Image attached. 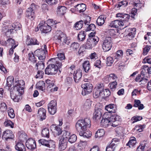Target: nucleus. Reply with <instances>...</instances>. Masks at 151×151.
Listing matches in <instances>:
<instances>
[{"instance_id": "1", "label": "nucleus", "mask_w": 151, "mask_h": 151, "mask_svg": "<svg viewBox=\"0 0 151 151\" xmlns=\"http://www.w3.org/2000/svg\"><path fill=\"white\" fill-rule=\"evenodd\" d=\"M24 85V81L22 80L15 82L13 89L10 91L11 97L14 101L18 102L22 99Z\"/></svg>"}, {"instance_id": "2", "label": "nucleus", "mask_w": 151, "mask_h": 151, "mask_svg": "<svg viewBox=\"0 0 151 151\" xmlns=\"http://www.w3.org/2000/svg\"><path fill=\"white\" fill-rule=\"evenodd\" d=\"M121 120L119 115L116 114L109 115L108 113L106 112L103 115L100 124L101 126L105 127L109 126L115 127L119 124Z\"/></svg>"}, {"instance_id": "3", "label": "nucleus", "mask_w": 151, "mask_h": 151, "mask_svg": "<svg viewBox=\"0 0 151 151\" xmlns=\"http://www.w3.org/2000/svg\"><path fill=\"white\" fill-rule=\"evenodd\" d=\"M56 59H51L48 60L50 62V64L46 68L45 73L48 75H54L58 72V69L61 68L62 64L55 61Z\"/></svg>"}, {"instance_id": "4", "label": "nucleus", "mask_w": 151, "mask_h": 151, "mask_svg": "<svg viewBox=\"0 0 151 151\" xmlns=\"http://www.w3.org/2000/svg\"><path fill=\"white\" fill-rule=\"evenodd\" d=\"M91 121L89 119L86 118L78 120L76 123V130L80 133L87 129L91 127Z\"/></svg>"}, {"instance_id": "5", "label": "nucleus", "mask_w": 151, "mask_h": 151, "mask_svg": "<svg viewBox=\"0 0 151 151\" xmlns=\"http://www.w3.org/2000/svg\"><path fill=\"white\" fill-rule=\"evenodd\" d=\"M21 25L19 22H15L12 24H9L3 27L2 31L7 35L14 33L21 28Z\"/></svg>"}, {"instance_id": "6", "label": "nucleus", "mask_w": 151, "mask_h": 151, "mask_svg": "<svg viewBox=\"0 0 151 151\" xmlns=\"http://www.w3.org/2000/svg\"><path fill=\"white\" fill-rule=\"evenodd\" d=\"M47 46L45 45L42 47L41 49L37 50L34 52L35 55L37 56L40 60H43L45 58L46 54H47Z\"/></svg>"}, {"instance_id": "7", "label": "nucleus", "mask_w": 151, "mask_h": 151, "mask_svg": "<svg viewBox=\"0 0 151 151\" xmlns=\"http://www.w3.org/2000/svg\"><path fill=\"white\" fill-rule=\"evenodd\" d=\"M112 41L111 37H106L102 42V48L104 52H107L110 50L112 47Z\"/></svg>"}, {"instance_id": "8", "label": "nucleus", "mask_w": 151, "mask_h": 151, "mask_svg": "<svg viewBox=\"0 0 151 151\" xmlns=\"http://www.w3.org/2000/svg\"><path fill=\"white\" fill-rule=\"evenodd\" d=\"M92 85L90 83H85L81 85V87L83 89L82 94L83 96L89 94L92 92Z\"/></svg>"}, {"instance_id": "9", "label": "nucleus", "mask_w": 151, "mask_h": 151, "mask_svg": "<svg viewBox=\"0 0 151 151\" xmlns=\"http://www.w3.org/2000/svg\"><path fill=\"white\" fill-rule=\"evenodd\" d=\"M49 112L52 115H54L57 111V103L54 101H51L48 105Z\"/></svg>"}, {"instance_id": "10", "label": "nucleus", "mask_w": 151, "mask_h": 151, "mask_svg": "<svg viewBox=\"0 0 151 151\" xmlns=\"http://www.w3.org/2000/svg\"><path fill=\"white\" fill-rule=\"evenodd\" d=\"M38 27H40L41 31L44 33H47L50 31L52 27H50V26H49L44 21L41 22L38 25Z\"/></svg>"}, {"instance_id": "11", "label": "nucleus", "mask_w": 151, "mask_h": 151, "mask_svg": "<svg viewBox=\"0 0 151 151\" xmlns=\"http://www.w3.org/2000/svg\"><path fill=\"white\" fill-rule=\"evenodd\" d=\"M26 145L27 147L30 150L34 149L36 147L35 141L32 138H29L27 140Z\"/></svg>"}, {"instance_id": "12", "label": "nucleus", "mask_w": 151, "mask_h": 151, "mask_svg": "<svg viewBox=\"0 0 151 151\" xmlns=\"http://www.w3.org/2000/svg\"><path fill=\"white\" fill-rule=\"evenodd\" d=\"M46 83L48 84L47 87V90L50 92H53L57 91L58 88L57 87H54V84L50 80H47L46 81Z\"/></svg>"}, {"instance_id": "13", "label": "nucleus", "mask_w": 151, "mask_h": 151, "mask_svg": "<svg viewBox=\"0 0 151 151\" xmlns=\"http://www.w3.org/2000/svg\"><path fill=\"white\" fill-rule=\"evenodd\" d=\"M26 17L31 20H33L35 17L34 11L31 7L28 8L26 13Z\"/></svg>"}, {"instance_id": "14", "label": "nucleus", "mask_w": 151, "mask_h": 151, "mask_svg": "<svg viewBox=\"0 0 151 151\" xmlns=\"http://www.w3.org/2000/svg\"><path fill=\"white\" fill-rule=\"evenodd\" d=\"M15 148L18 151H26V150L25 146L21 141L16 142Z\"/></svg>"}, {"instance_id": "15", "label": "nucleus", "mask_w": 151, "mask_h": 151, "mask_svg": "<svg viewBox=\"0 0 151 151\" xmlns=\"http://www.w3.org/2000/svg\"><path fill=\"white\" fill-rule=\"evenodd\" d=\"M68 141L64 139H60L59 143V149L60 150H64L67 147Z\"/></svg>"}, {"instance_id": "16", "label": "nucleus", "mask_w": 151, "mask_h": 151, "mask_svg": "<svg viewBox=\"0 0 151 151\" xmlns=\"http://www.w3.org/2000/svg\"><path fill=\"white\" fill-rule=\"evenodd\" d=\"M13 136L12 131L8 130L4 131L3 133L2 137L3 139L7 140L9 139H12Z\"/></svg>"}, {"instance_id": "17", "label": "nucleus", "mask_w": 151, "mask_h": 151, "mask_svg": "<svg viewBox=\"0 0 151 151\" xmlns=\"http://www.w3.org/2000/svg\"><path fill=\"white\" fill-rule=\"evenodd\" d=\"M46 111L42 108H40L37 112V116L40 117L42 120L45 119L46 117Z\"/></svg>"}, {"instance_id": "18", "label": "nucleus", "mask_w": 151, "mask_h": 151, "mask_svg": "<svg viewBox=\"0 0 151 151\" xmlns=\"http://www.w3.org/2000/svg\"><path fill=\"white\" fill-rule=\"evenodd\" d=\"M124 23H122L120 21L116 20L112 21L109 24V26L111 27L117 28L119 26H124Z\"/></svg>"}, {"instance_id": "19", "label": "nucleus", "mask_w": 151, "mask_h": 151, "mask_svg": "<svg viewBox=\"0 0 151 151\" xmlns=\"http://www.w3.org/2000/svg\"><path fill=\"white\" fill-rule=\"evenodd\" d=\"M5 45L8 46L11 45L14 49H15L18 45V43L11 38H9L5 42Z\"/></svg>"}, {"instance_id": "20", "label": "nucleus", "mask_w": 151, "mask_h": 151, "mask_svg": "<svg viewBox=\"0 0 151 151\" xmlns=\"http://www.w3.org/2000/svg\"><path fill=\"white\" fill-rule=\"evenodd\" d=\"M105 109L109 113H114L116 111V108L114 104H109L105 106Z\"/></svg>"}, {"instance_id": "21", "label": "nucleus", "mask_w": 151, "mask_h": 151, "mask_svg": "<svg viewBox=\"0 0 151 151\" xmlns=\"http://www.w3.org/2000/svg\"><path fill=\"white\" fill-rule=\"evenodd\" d=\"M82 76L81 72L79 70H78L75 71L73 73V78L75 81L76 83H78Z\"/></svg>"}, {"instance_id": "22", "label": "nucleus", "mask_w": 151, "mask_h": 151, "mask_svg": "<svg viewBox=\"0 0 151 151\" xmlns=\"http://www.w3.org/2000/svg\"><path fill=\"white\" fill-rule=\"evenodd\" d=\"M55 37L59 42H63L64 41L66 40L67 39L66 35L60 31L59 32L58 35H56Z\"/></svg>"}, {"instance_id": "23", "label": "nucleus", "mask_w": 151, "mask_h": 151, "mask_svg": "<svg viewBox=\"0 0 151 151\" xmlns=\"http://www.w3.org/2000/svg\"><path fill=\"white\" fill-rule=\"evenodd\" d=\"M86 6L84 4H78L75 6V10L80 13L83 12L86 10Z\"/></svg>"}, {"instance_id": "24", "label": "nucleus", "mask_w": 151, "mask_h": 151, "mask_svg": "<svg viewBox=\"0 0 151 151\" xmlns=\"http://www.w3.org/2000/svg\"><path fill=\"white\" fill-rule=\"evenodd\" d=\"M106 18V16L105 15H102L100 16L96 21L98 25L99 26L102 25L104 24Z\"/></svg>"}, {"instance_id": "25", "label": "nucleus", "mask_w": 151, "mask_h": 151, "mask_svg": "<svg viewBox=\"0 0 151 151\" xmlns=\"http://www.w3.org/2000/svg\"><path fill=\"white\" fill-rule=\"evenodd\" d=\"M130 16L129 15L127 14H124L122 18L121 19L120 21L122 23H124V27H125L128 25V21L129 19Z\"/></svg>"}, {"instance_id": "26", "label": "nucleus", "mask_w": 151, "mask_h": 151, "mask_svg": "<svg viewBox=\"0 0 151 151\" xmlns=\"http://www.w3.org/2000/svg\"><path fill=\"white\" fill-rule=\"evenodd\" d=\"M26 43L27 45H39V43L35 38H27Z\"/></svg>"}, {"instance_id": "27", "label": "nucleus", "mask_w": 151, "mask_h": 151, "mask_svg": "<svg viewBox=\"0 0 151 151\" xmlns=\"http://www.w3.org/2000/svg\"><path fill=\"white\" fill-rule=\"evenodd\" d=\"M101 109H96L93 113V119L95 120H98L101 118Z\"/></svg>"}, {"instance_id": "28", "label": "nucleus", "mask_w": 151, "mask_h": 151, "mask_svg": "<svg viewBox=\"0 0 151 151\" xmlns=\"http://www.w3.org/2000/svg\"><path fill=\"white\" fill-rule=\"evenodd\" d=\"M61 134V136L60 138L65 139L68 141L70 136V132L68 131H62Z\"/></svg>"}, {"instance_id": "29", "label": "nucleus", "mask_w": 151, "mask_h": 151, "mask_svg": "<svg viewBox=\"0 0 151 151\" xmlns=\"http://www.w3.org/2000/svg\"><path fill=\"white\" fill-rule=\"evenodd\" d=\"M134 106L136 107H137L139 110H142L144 108V105L141 104L140 101L139 100H134Z\"/></svg>"}, {"instance_id": "30", "label": "nucleus", "mask_w": 151, "mask_h": 151, "mask_svg": "<svg viewBox=\"0 0 151 151\" xmlns=\"http://www.w3.org/2000/svg\"><path fill=\"white\" fill-rule=\"evenodd\" d=\"M136 143V138L133 137H131L128 142L126 144V145L129 146V147H132L135 145Z\"/></svg>"}, {"instance_id": "31", "label": "nucleus", "mask_w": 151, "mask_h": 151, "mask_svg": "<svg viewBox=\"0 0 151 151\" xmlns=\"http://www.w3.org/2000/svg\"><path fill=\"white\" fill-rule=\"evenodd\" d=\"M79 135L81 136H83V137H85L88 138L91 137V132L89 130H87V129L85 131H83L79 133Z\"/></svg>"}, {"instance_id": "32", "label": "nucleus", "mask_w": 151, "mask_h": 151, "mask_svg": "<svg viewBox=\"0 0 151 151\" xmlns=\"http://www.w3.org/2000/svg\"><path fill=\"white\" fill-rule=\"evenodd\" d=\"M83 68L86 72H87L90 68L89 62L88 60L85 61L83 64Z\"/></svg>"}, {"instance_id": "33", "label": "nucleus", "mask_w": 151, "mask_h": 151, "mask_svg": "<svg viewBox=\"0 0 151 151\" xmlns=\"http://www.w3.org/2000/svg\"><path fill=\"white\" fill-rule=\"evenodd\" d=\"M14 78L12 76H9L6 79V86L8 87V89L9 88L11 87L12 84L13 83Z\"/></svg>"}, {"instance_id": "34", "label": "nucleus", "mask_w": 151, "mask_h": 151, "mask_svg": "<svg viewBox=\"0 0 151 151\" xmlns=\"http://www.w3.org/2000/svg\"><path fill=\"white\" fill-rule=\"evenodd\" d=\"M57 55L58 56V57L52 58V59H55L56 61L62 64L61 61H58V60H63L65 59V58L64 54L61 53H58Z\"/></svg>"}, {"instance_id": "35", "label": "nucleus", "mask_w": 151, "mask_h": 151, "mask_svg": "<svg viewBox=\"0 0 151 151\" xmlns=\"http://www.w3.org/2000/svg\"><path fill=\"white\" fill-rule=\"evenodd\" d=\"M91 101L90 99L86 100L83 105V108L85 110H88L91 107Z\"/></svg>"}, {"instance_id": "36", "label": "nucleus", "mask_w": 151, "mask_h": 151, "mask_svg": "<svg viewBox=\"0 0 151 151\" xmlns=\"http://www.w3.org/2000/svg\"><path fill=\"white\" fill-rule=\"evenodd\" d=\"M102 92H103L99 90H98L95 88L93 94V97L95 98H97L100 96H101L102 97Z\"/></svg>"}, {"instance_id": "37", "label": "nucleus", "mask_w": 151, "mask_h": 151, "mask_svg": "<svg viewBox=\"0 0 151 151\" xmlns=\"http://www.w3.org/2000/svg\"><path fill=\"white\" fill-rule=\"evenodd\" d=\"M7 112L8 116L11 119H13L15 116V114L14 113V111L13 109L11 108H8L7 109Z\"/></svg>"}, {"instance_id": "38", "label": "nucleus", "mask_w": 151, "mask_h": 151, "mask_svg": "<svg viewBox=\"0 0 151 151\" xmlns=\"http://www.w3.org/2000/svg\"><path fill=\"white\" fill-rule=\"evenodd\" d=\"M105 132L103 129H98L95 134V137L96 138L100 137H102L105 134Z\"/></svg>"}, {"instance_id": "39", "label": "nucleus", "mask_w": 151, "mask_h": 151, "mask_svg": "<svg viewBox=\"0 0 151 151\" xmlns=\"http://www.w3.org/2000/svg\"><path fill=\"white\" fill-rule=\"evenodd\" d=\"M42 136L47 138H49V131L48 128H45L44 129L42 132Z\"/></svg>"}, {"instance_id": "40", "label": "nucleus", "mask_w": 151, "mask_h": 151, "mask_svg": "<svg viewBox=\"0 0 151 151\" xmlns=\"http://www.w3.org/2000/svg\"><path fill=\"white\" fill-rule=\"evenodd\" d=\"M45 84L42 81H40L36 84V86L37 88L43 91L44 88Z\"/></svg>"}, {"instance_id": "41", "label": "nucleus", "mask_w": 151, "mask_h": 151, "mask_svg": "<svg viewBox=\"0 0 151 151\" xmlns=\"http://www.w3.org/2000/svg\"><path fill=\"white\" fill-rule=\"evenodd\" d=\"M85 47L86 49H91L92 48L93 46H94L93 45V44L92 43V42L90 41L89 39H88L86 43V44L83 45Z\"/></svg>"}, {"instance_id": "42", "label": "nucleus", "mask_w": 151, "mask_h": 151, "mask_svg": "<svg viewBox=\"0 0 151 151\" xmlns=\"http://www.w3.org/2000/svg\"><path fill=\"white\" fill-rule=\"evenodd\" d=\"M147 144L146 141H143L137 148L136 151H144L145 148Z\"/></svg>"}, {"instance_id": "43", "label": "nucleus", "mask_w": 151, "mask_h": 151, "mask_svg": "<svg viewBox=\"0 0 151 151\" xmlns=\"http://www.w3.org/2000/svg\"><path fill=\"white\" fill-rule=\"evenodd\" d=\"M116 147L115 144L111 142L109 145L106 147V151H114Z\"/></svg>"}, {"instance_id": "44", "label": "nucleus", "mask_w": 151, "mask_h": 151, "mask_svg": "<svg viewBox=\"0 0 151 151\" xmlns=\"http://www.w3.org/2000/svg\"><path fill=\"white\" fill-rule=\"evenodd\" d=\"M123 51L122 50H118L116 53L115 55V59H118L120 58H122L123 55Z\"/></svg>"}, {"instance_id": "45", "label": "nucleus", "mask_w": 151, "mask_h": 151, "mask_svg": "<svg viewBox=\"0 0 151 151\" xmlns=\"http://www.w3.org/2000/svg\"><path fill=\"white\" fill-rule=\"evenodd\" d=\"M54 130V133L56 136L59 135L62 132L60 126L58 125L55 127Z\"/></svg>"}, {"instance_id": "46", "label": "nucleus", "mask_w": 151, "mask_h": 151, "mask_svg": "<svg viewBox=\"0 0 151 151\" xmlns=\"http://www.w3.org/2000/svg\"><path fill=\"white\" fill-rule=\"evenodd\" d=\"M86 35L84 31L80 32L78 35V38L80 41H83L85 39Z\"/></svg>"}, {"instance_id": "47", "label": "nucleus", "mask_w": 151, "mask_h": 151, "mask_svg": "<svg viewBox=\"0 0 151 151\" xmlns=\"http://www.w3.org/2000/svg\"><path fill=\"white\" fill-rule=\"evenodd\" d=\"M4 125L6 127H10L11 128H13L14 124L11 121L8 119H6L4 123Z\"/></svg>"}, {"instance_id": "48", "label": "nucleus", "mask_w": 151, "mask_h": 151, "mask_svg": "<svg viewBox=\"0 0 151 151\" xmlns=\"http://www.w3.org/2000/svg\"><path fill=\"white\" fill-rule=\"evenodd\" d=\"M144 127V126L139 124L136 125L134 129L136 132H142L143 130Z\"/></svg>"}, {"instance_id": "49", "label": "nucleus", "mask_w": 151, "mask_h": 151, "mask_svg": "<svg viewBox=\"0 0 151 151\" xmlns=\"http://www.w3.org/2000/svg\"><path fill=\"white\" fill-rule=\"evenodd\" d=\"M29 59L33 63L36 62L37 61L36 59L35 58L32 52L29 53L28 54Z\"/></svg>"}, {"instance_id": "50", "label": "nucleus", "mask_w": 151, "mask_h": 151, "mask_svg": "<svg viewBox=\"0 0 151 151\" xmlns=\"http://www.w3.org/2000/svg\"><path fill=\"white\" fill-rule=\"evenodd\" d=\"M83 22L82 21H80L77 22L75 24V27L76 29L79 30L83 26Z\"/></svg>"}, {"instance_id": "51", "label": "nucleus", "mask_w": 151, "mask_h": 151, "mask_svg": "<svg viewBox=\"0 0 151 151\" xmlns=\"http://www.w3.org/2000/svg\"><path fill=\"white\" fill-rule=\"evenodd\" d=\"M129 32L128 35L131 37H134L136 34V29L135 28H131L129 29Z\"/></svg>"}, {"instance_id": "52", "label": "nucleus", "mask_w": 151, "mask_h": 151, "mask_svg": "<svg viewBox=\"0 0 151 151\" xmlns=\"http://www.w3.org/2000/svg\"><path fill=\"white\" fill-rule=\"evenodd\" d=\"M77 137L76 135L73 134L71 135L70 136L68 140L70 142L72 143L74 142L76 140Z\"/></svg>"}, {"instance_id": "53", "label": "nucleus", "mask_w": 151, "mask_h": 151, "mask_svg": "<svg viewBox=\"0 0 151 151\" xmlns=\"http://www.w3.org/2000/svg\"><path fill=\"white\" fill-rule=\"evenodd\" d=\"M117 84V83L116 81H115L113 82H112L110 83L109 84V86L111 89L112 90H114L116 87V86Z\"/></svg>"}, {"instance_id": "54", "label": "nucleus", "mask_w": 151, "mask_h": 151, "mask_svg": "<svg viewBox=\"0 0 151 151\" xmlns=\"http://www.w3.org/2000/svg\"><path fill=\"white\" fill-rule=\"evenodd\" d=\"M106 78H108V79H109L110 81L112 80H116L118 78L116 75L114 73H111L109 75H107Z\"/></svg>"}, {"instance_id": "55", "label": "nucleus", "mask_w": 151, "mask_h": 151, "mask_svg": "<svg viewBox=\"0 0 151 151\" xmlns=\"http://www.w3.org/2000/svg\"><path fill=\"white\" fill-rule=\"evenodd\" d=\"M110 92L108 89H106L103 90L102 92V97H107L110 95Z\"/></svg>"}, {"instance_id": "56", "label": "nucleus", "mask_w": 151, "mask_h": 151, "mask_svg": "<svg viewBox=\"0 0 151 151\" xmlns=\"http://www.w3.org/2000/svg\"><path fill=\"white\" fill-rule=\"evenodd\" d=\"M57 23V22L56 21H53V19H49L47 20V23L46 24L50 26V27H52L53 25H55Z\"/></svg>"}, {"instance_id": "57", "label": "nucleus", "mask_w": 151, "mask_h": 151, "mask_svg": "<svg viewBox=\"0 0 151 151\" xmlns=\"http://www.w3.org/2000/svg\"><path fill=\"white\" fill-rule=\"evenodd\" d=\"M148 68L147 65H145L143 66L141 69V74L143 75H145V73H147Z\"/></svg>"}, {"instance_id": "58", "label": "nucleus", "mask_w": 151, "mask_h": 151, "mask_svg": "<svg viewBox=\"0 0 151 151\" xmlns=\"http://www.w3.org/2000/svg\"><path fill=\"white\" fill-rule=\"evenodd\" d=\"M36 66L37 69H42L44 66V63L42 61L38 62L36 64Z\"/></svg>"}, {"instance_id": "59", "label": "nucleus", "mask_w": 151, "mask_h": 151, "mask_svg": "<svg viewBox=\"0 0 151 151\" xmlns=\"http://www.w3.org/2000/svg\"><path fill=\"white\" fill-rule=\"evenodd\" d=\"M7 108L6 104L4 102H2L1 104V106L0 107V111L2 112H4L6 110Z\"/></svg>"}, {"instance_id": "60", "label": "nucleus", "mask_w": 151, "mask_h": 151, "mask_svg": "<svg viewBox=\"0 0 151 151\" xmlns=\"http://www.w3.org/2000/svg\"><path fill=\"white\" fill-rule=\"evenodd\" d=\"M66 8L64 6H60L58 7V11L62 14H64L65 12Z\"/></svg>"}, {"instance_id": "61", "label": "nucleus", "mask_w": 151, "mask_h": 151, "mask_svg": "<svg viewBox=\"0 0 151 151\" xmlns=\"http://www.w3.org/2000/svg\"><path fill=\"white\" fill-rule=\"evenodd\" d=\"M90 41L92 42V43L93 44V45L95 46L99 40L98 37L97 36H94L92 38L89 39Z\"/></svg>"}, {"instance_id": "62", "label": "nucleus", "mask_w": 151, "mask_h": 151, "mask_svg": "<svg viewBox=\"0 0 151 151\" xmlns=\"http://www.w3.org/2000/svg\"><path fill=\"white\" fill-rule=\"evenodd\" d=\"M48 140H47L44 139H41L38 140V142L42 145L47 147Z\"/></svg>"}, {"instance_id": "63", "label": "nucleus", "mask_w": 151, "mask_h": 151, "mask_svg": "<svg viewBox=\"0 0 151 151\" xmlns=\"http://www.w3.org/2000/svg\"><path fill=\"white\" fill-rule=\"evenodd\" d=\"M128 4V2L127 1H123L119 2L118 4V7H119L122 6L125 7Z\"/></svg>"}, {"instance_id": "64", "label": "nucleus", "mask_w": 151, "mask_h": 151, "mask_svg": "<svg viewBox=\"0 0 151 151\" xmlns=\"http://www.w3.org/2000/svg\"><path fill=\"white\" fill-rule=\"evenodd\" d=\"M113 62V59L112 57H109L107 58L106 64L108 66H111Z\"/></svg>"}]
</instances>
